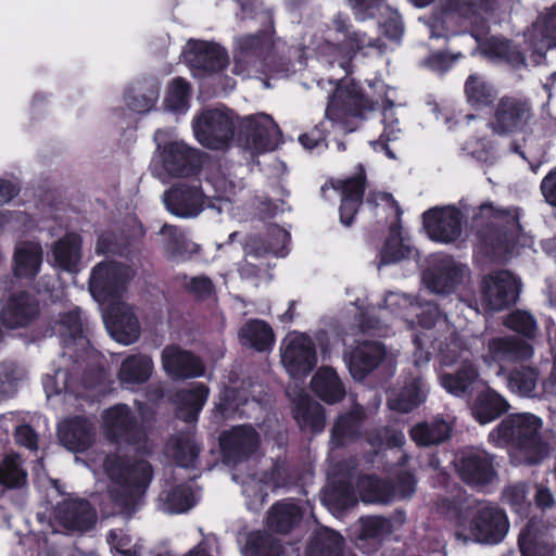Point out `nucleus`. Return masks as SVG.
Here are the masks:
<instances>
[{
  "label": "nucleus",
  "instance_id": "f257e3e1",
  "mask_svg": "<svg viewBox=\"0 0 556 556\" xmlns=\"http://www.w3.org/2000/svg\"><path fill=\"white\" fill-rule=\"evenodd\" d=\"M543 426V419L532 413L509 414L489 433V441L509 448L518 464L538 465L551 452L542 437Z\"/></svg>",
  "mask_w": 556,
  "mask_h": 556
},
{
  "label": "nucleus",
  "instance_id": "f03ea898",
  "mask_svg": "<svg viewBox=\"0 0 556 556\" xmlns=\"http://www.w3.org/2000/svg\"><path fill=\"white\" fill-rule=\"evenodd\" d=\"M102 467L110 479V498L122 509L134 510L152 480L150 464L144 459L132 460L118 454H110L102 459Z\"/></svg>",
  "mask_w": 556,
  "mask_h": 556
},
{
  "label": "nucleus",
  "instance_id": "7ed1b4c3",
  "mask_svg": "<svg viewBox=\"0 0 556 556\" xmlns=\"http://www.w3.org/2000/svg\"><path fill=\"white\" fill-rule=\"evenodd\" d=\"M451 518L454 519L458 536L479 543L496 544L509 529L507 517L500 508L473 500L468 501L459 513L453 507Z\"/></svg>",
  "mask_w": 556,
  "mask_h": 556
},
{
  "label": "nucleus",
  "instance_id": "20e7f679",
  "mask_svg": "<svg viewBox=\"0 0 556 556\" xmlns=\"http://www.w3.org/2000/svg\"><path fill=\"white\" fill-rule=\"evenodd\" d=\"M269 241L267 245L258 237L251 236L244 242V260L239 266L242 278H254L261 275L266 276L268 270L262 262L268 254L285 256L286 245L289 242V233L278 227L269 229Z\"/></svg>",
  "mask_w": 556,
  "mask_h": 556
},
{
  "label": "nucleus",
  "instance_id": "39448f33",
  "mask_svg": "<svg viewBox=\"0 0 556 556\" xmlns=\"http://www.w3.org/2000/svg\"><path fill=\"white\" fill-rule=\"evenodd\" d=\"M102 418L108 439L118 444L132 445L143 454L150 453L151 444L147 439V433L136 424L127 405L118 404L104 410Z\"/></svg>",
  "mask_w": 556,
  "mask_h": 556
},
{
  "label": "nucleus",
  "instance_id": "423d86ee",
  "mask_svg": "<svg viewBox=\"0 0 556 556\" xmlns=\"http://www.w3.org/2000/svg\"><path fill=\"white\" fill-rule=\"evenodd\" d=\"M431 319H421L420 327L426 330L425 339H433V346L442 365L451 366L463 357L465 350L447 318L441 315L435 305L428 308Z\"/></svg>",
  "mask_w": 556,
  "mask_h": 556
},
{
  "label": "nucleus",
  "instance_id": "0eeeda50",
  "mask_svg": "<svg viewBox=\"0 0 556 556\" xmlns=\"http://www.w3.org/2000/svg\"><path fill=\"white\" fill-rule=\"evenodd\" d=\"M198 141L210 149H223L233 137L235 116L226 109H212L201 113L193 123Z\"/></svg>",
  "mask_w": 556,
  "mask_h": 556
},
{
  "label": "nucleus",
  "instance_id": "6e6552de",
  "mask_svg": "<svg viewBox=\"0 0 556 556\" xmlns=\"http://www.w3.org/2000/svg\"><path fill=\"white\" fill-rule=\"evenodd\" d=\"M281 132L271 116L260 113L242 119L239 141L252 154L271 151L280 143Z\"/></svg>",
  "mask_w": 556,
  "mask_h": 556
},
{
  "label": "nucleus",
  "instance_id": "1a4fd4ad",
  "mask_svg": "<svg viewBox=\"0 0 556 556\" xmlns=\"http://www.w3.org/2000/svg\"><path fill=\"white\" fill-rule=\"evenodd\" d=\"M131 277L132 270L127 266L113 262L99 263L91 271L90 293L101 305L118 301L121 290Z\"/></svg>",
  "mask_w": 556,
  "mask_h": 556
},
{
  "label": "nucleus",
  "instance_id": "9d476101",
  "mask_svg": "<svg viewBox=\"0 0 556 556\" xmlns=\"http://www.w3.org/2000/svg\"><path fill=\"white\" fill-rule=\"evenodd\" d=\"M519 292L520 281L510 271L490 273L481 281V305L488 311H503L516 303Z\"/></svg>",
  "mask_w": 556,
  "mask_h": 556
},
{
  "label": "nucleus",
  "instance_id": "9b49d317",
  "mask_svg": "<svg viewBox=\"0 0 556 556\" xmlns=\"http://www.w3.org/2000/svg\"><path fill=\"white\" fill-rule=\"evenodd\" d=\"M164 138L163 130H157L154 135L159 151L154 156L153 166H160L172 176H185L191 173L200 162L198 152L179 140L163 144Z\"/></svg>",
  "mask_w": 556,
  "mask_h": 556
},
{
  "label": "nucleus",
  "instance_id": "f8f14e48",
  "mask_svg": "<svg viewBox=\"0 0 556 556\" xmlns=\"http://www.w3.org/2000/svg\"><path fill=\"white\" fill-rule=\"evenodd\" d=\"M349 18L338 14L333 27L327 30L325 42L316 47L317 51L327 58H336L340 53L350 55L365 48L374 47V40L358 30H349Z\"/></svg>",
  "mask_w": 556,
  "mask_h": 556
},
{
  "label": "nucleus",
  "instance_id": "ddd939ff",
  "mask_svg": "<svg viewBox=\"0 0 556 556\" xmlns=\"http://www.w3.org/2000/svg\"><path fill=\"white\" fill-rule=\"evenodd\" d=\"M281 363L293 378L306 376L316 366L317 356L312 339L302 332H290L281 342Z\"/></svg>",
  "mask_w": 556,
  "mask_h": 556
},
{
  "label": "nucleus",
  "instance_id": "4468645a",
  "mask_svg": "<svg viewBox=\"0 0 556 556\" xmlns=\"http://www.w3.org/2000/svg\"><path fill=\"white\" fill-rule=\"evenodd\" d=\"M364 99L358 87L352 83H341L326 109V117L346 132L354 130L349 126L350 118L363 114Z\"/></svg>",
  "mask_w": 556,
  "mask_h": 556
},
{
  "label": "nucleus",
  "instance_id": "2eb2a0df",
  "mask_svg": "<svg viewBox=\"0 0 556 556\" xmlns=\"http://www.w3.org/2000/svg\"><path fill=\"white\" fill-rule=\"evenodd\" d=\"M507 388L520 397L541 400L555 393L556 376L542 380L536 367L519 365L509 372Z\"/></svg>",
  "mask_w": 556,
  "mask_h": 556
},
{
  "label": "nucleus",
  "instance_id": "dca6fc26",
  "mask_svg": "<svg viewBox=\"0 0 556 556\" xmlns=\"http://www.w3.org/2000/svg\"><path fill=\"white\" fill-rule=\"evenodd\" d=\"M531 118V105L528 101L515 97H503L496 104L490 127L501 135L520 131Z\"/></svg>",
  "mask_w": 556,
  "mask_h": 556
},
{
  "label": "nucleus",
  "instance_id": "f3484780",
  "mask_svg": "<svg viewBox=\"0 0 556 556\" xmlns=\"http://www.w3.org/2000/svg\"><path fill=\"white\" fill-rule=\"evenodd\" d=\"M422 218L427 235L434 241L450 243L462 235V213L455 206L430 208Z\"/></svg>",
  "mask_w": 556,
  "mask_h": 556
},
{
  "label": "nucleus",
  "instance_id": "a211bd4d",
  "mask_svg": "<svg viewBox=\"0 0 556 556\" xmlns=\"http://www.w3.org/2000/svg\"><path fill=\"white\" fill-rule=\"evenodd\" d=\"M103 321L110 336L118 343L129 345L139 338L138 320L125 302L109 303L103 312Z\"/></svg>",
  "mask_w": 556,
  "mask_h": 556
},
{
  "label": "nucleus",
  "instance_id": "6ab92c4d",
  "mask_svg": "<svg viewBox=\"0 0 556 556\" xmlns=\"http://www.w3.org/2000/svg\"><path fill=\"white\" fill-rule=\"evenodd\" d=\"M459 477L472 486H484L496 479L493 457L481 450L465 452L456 464Z\"/></svg>",
  "mask_w": 556,
  "mask_h": 556
},
{
  "label": "nucleus",
  "instance_id": "aec40b11",
  "mask_svg": "<svg viewBox=\"0 0 556 556\" xmlns=\"http://www.w3.org/2000/svg\"><path fill=\"white\" fill-rule=\"evenodd\" d=\"M466 268L448 256L439 257L432 268L425 271L422 281L433 293L452 292L462 281Z\"/></svg>",
  "mask_w": 556,
  "mask_h": 556
},
{
  "label": "nucleus",
  "instance_id": "412c9836",
  "mask_svg": "<svg viewBox=\"0 0 556 556\" xmlns=\"http://www.w3.org/2000/svg\"><path fill=\"white\" fill-rule=\"evenodd\" d=\"M54 531L62 527L66 531H87L96 522V513L89 503L83 500L68 498L55 508Z\"/></svg>",
  "mask_w": 556,
  "mask_h": 556
},
{
  "label": "nucleus",
  "instance_id": "4be33fe9",
  "mask_svg": "<svg viewBox=\"0 0 556 556\" xmlns=\"http://www.w3.org/2000/svg\"><path fill=\"white\" fill-rule=\"evenodd\" d=\"M258 434L250 426H238L223 433L220 447L229 463L248 459L258 446Z\"/></svg>",
  "mask_w": 556,
  "mask_h": 556
},
{
  "label": "nucleus",
  "instance_id": "5701e85b",
  "mask_svg": "<svg viewBox=\"0 0 556 556\" xmlns=\"http://www.w3.org/2000/svg\"><path fill=\"white\" fill-rule=\"evenodd\" d=\"M40 312L39 302L26 292H20L9 298L1 309L0 320L10 329L28 326Z\"/></svg>",
  "mask_w": 556,
  "mask_h": 556
},
{
  "label": "nucleus",
  "instance_id": "b1692460",
  "mask_svg": "<svg viewBox=\"0 0 556 556\" xmlns=\"http://www.w3.org/2000/svg\"><path fill=\"white\" fill-rule=\"evenodd\" d=\"M186 60L191 68L204 73H214L228 63V56L220 46L199 40L187 43Z\"/></svg>",
  "mask_w": 556,
  "mask_h": 556
},
{
  "label": "nucleus",
  "instance_id": "393cba45",
  "mask_svg": "<svg viewBox=\"0 0 556 556\" xmlns=\"http://www.w3.org/2000/svg\"><path fill=\"white\" fill-rule=\"evenodd\" d=\"M162 366L173 379H187L204 375L201 361L188 351L177 346H166L162 352Z\"/></svg>",
  "mask_w": 556,
  "mask_h": 556
},
{
  "label": "nucleus",
  "instance_id": "a878e982",
  "mask_svg": "<svg viewBox=\"0 0 556 556\" xmlns=\"http://www.w3.org/2000/svg\"><path fill=\"white\" fill-rule=\"evenodd\" d=\"M167 210L179 217L197 216L203 208V193L197 187H173L164 197Z\"/></svg>",
  "mask_w": 556,
  "mask_h": 556
},
{
  "label": "nucleus",
  "instance_id": "bb28decb",
  "mask_svg": "<svg viewBox=\"0 0 556 556\" xmlns=\"http://www.w3.org/2000/svg\"><path fill=\"white\" fill-rule=\"evenodd\" d=\"M532 348L510 338H493L488 343V350L482 358L489 366L506 361L528 359L532 356Z\"/></svg>",
  "mask_w": 556,
  "mask_h": 556
},
{
  "label": "nucleus",
  "instance_id": "cd10ccee",
  "mask_svg": "<svg viewBox=\"0 0 556 556\" xmlns=\"http://www.w3.org/2000/svg\"><path fill=\"white\" fill-rule=\"evenodd\" d=\"M386 356L384 348L377 342H363L356 346L349 359V369L355 380H362L372 371Z\"/></svg>",
  "mask_w": 556,
  "mask_h": 556
},
{
  "label": "nucleus",
  "instance_id": "c85d7f7f",
  "mask_svg": "<svg viewBox=\"0 0 556 556\" xmlns=\"http://www.w3.org/2000/svg\"><path fill=\"white\" fill-rule=\"evenodd\" d=\"M383 305L391 314L402 317L410 326L414 324L413 317L415 316L418 317L419 326L421 319H431V315L428 312L429 305H432L431 303L424 305L402 292H387L383 298Z\"/></svg>",
  "mask_w": 556,
  "mask_h": 556
},
{
  "label": "nucleus",
  "instance_id": "c756f323",
  "mask_svg": "<svg viewBox=\"0 0 556 556\" xmlns=\"http://www.w3.org/2000/svg\"><path fill=\"white\" fill-rule=\"evenodd\" d=\"M60 442L70 451L87 450L93 438V429L87 419L77 417L64 420L58 429Z\"/></svg>",
  "mask_w": 556,
  "mask_h": 556
},
{
  "label": "nucleus",
  "instance_id": "7c9ffc66",
  "mask_svg": "<svg viewBox=\"0 0 556 556\" xmlns=\"http://www.w3.org/2000/svg\"><path fill=\"white\" fill-rule=\"evenodd\" d=\"M509 407L506 399L496 391L486 388L478 393L472 402L471 414L479 424L486 425L507 412Z\"/></svg>",
  "mask_w": 556,
  "mask_h": 556
},
{
  "label": "nucleus",
  "instance_id": "2f4dec72",
  "mask_svg": "<svg viewBox=\"0 0 556 556\" xmlns=\"http://www.w3.org/2000/svg\"><path fill=\"white\" fill-rule=\"evenodd\" d=\"M43 251L41 244L35 241L18 242L14 250L13 269L16 277H35L42 264Z\"/></svg>",
  "mask_w": 556,
  "mask_h": 556
},
{
  "label": "nucleus",
  "instance_id": "473e14b6",
  "mask_svg": "<svg viewBox=\"0 0 556 556\" xmlns=\"http://www.w3.org/2000/svg\"><path fill=\"white\" fill-rule=\"evenodd\" d=\"M81 238L77 233H67L58 240L51 249L53 266L66 270L75 271L81 260Z\"/></svg>",
  "mask_w": 556,
  "mask_h": 556
},
{
  "label": "nucleus",
  "instance_id": "72a5a7b5",
  "mask_svg": "<svg viewBox=\"0 0 556 556\" xmlns=\"http://www.w3.org/2000/svg\"><path fill=\"white\" fill-rule=\"evenodd\" d=\"M334 188L339 189L342 195L340 220L343 225L350 226L362 203L365 190L364 176L358 174L353 178L338 182Z\"/></svg>",
  "mask_w": 556,
  "mask_h": 556
},
{
  "label": "nucleus",
  "instance_id": "f704fd0d",
  "mask_svg": "<svg viewBox=\"0 0 556 556\" xmlns=\"http://www.w3.org/2000/svg\"><path fill=\"white\" fill-rule=\"evenodd\" d=\"M428 391L429 389L422 378L414 377L399 392L389 397V407L397 412L408 413L426 401Z\"/></svg>",
  "mask_w": 556,
  "mask_h": 556
},
{
  "label": "nucleus",
  "instance_id": "c9c22d12",
  "mask_svg": "<svg viewBox=\"0 0 556 556\" xmlns=\"http://www.w3.org/2000/svg\"><path fill=\"white\" fill-rule=\"evenodd\" d=\"M527 37L530 45L539 53L556 47V5L534 22Z\"/></svg>",
  "mask_w": 556,
  "mask_h": 556
},
{
  "label": "nucleus",
  "instance_id": "e433bc0d",
  "mask_svg": "<svg viewBox=\"0 0 556 556\" xmlns=\"http://www.w3.org/2000/svg\"><path fill=\"white\" fill-rule=\"evenodd\" d=\"M294 418L302 429L314 432L321 431L325 426V414L323 407L306 394H299L293 399Z\"/></svg>",
  "mask_w": 556,
  "mask_h": 556
},
{
  "label": "nucleus",
  "instance_id": "4c0bfd02",
  "mask_svg": "<svg viewBox=\"0 0 556 556\" xmlns=\"http://www.w3.org/2000/svg\"><path fill=\"white\" fill-rule=\"evenodd\" d=\"M312 388L323 401L330 404L341 401L345 394L337 372L329 367H323L315 374Z\"/></svg>",
  "mask_w": 556,
  "mask_h": 556
},
{
  "label": "nucleus",
  "instance_id": "58836bf2",
  "mask_svg": "<svg viewBox=\"0 0 556 556\" xmlns=\"http://www.w3.org/2000/svg\"><path fill=\"white\" fill-rule=\"evenodd\" d=\"M153 371V361L148 355H130L121 366L118 379L122 384L132 386L148 381Z\"/></svg>",
  "mask_w": 556,
  "mask_h": 556
},
{
  "label": "nucleus",
  "instance_id": "ea45409f",
  "mask_svg": "<svg viewBox=\"0 0 556 556\" xmlns=\"http://www.w3.org/2000/svg\"><path fill=\"white\" fill-rule=\"evenodd\" d=\"M451 425L442 418H434L430 422H419L414 426L409 433L413 441L419 446L440 444L451 433Z\"/></svg>",
  "mask_w": 556,
  "mask_h": 556
},
{
  "label": "nucleus",
  "instance_id": "a19ab883",
  "mask_svg": "<svg viewBox=\"0 0 556 556\" xmlns=\"http://www.w3.org/2000/svg\"><path fill=\"white\" fill-rule=\"evenodd\" d=\"M208 397V388L203 383H195L190 390L177 394L178 414L186 421L192 422L203 408Z\"/></svg>",
  "mask_w": 556,
  "mask_h": 556
},
{
  "label": "nucleus",
  "instance_id": "79ce46f5",
  "mask_svg": "<svg viewBox=\"0 0 556 556\" xmlns=\"http://www.w3.org/2000/svg\"><path fill=\"white\" fill-rule=\"evenodd\" d=\"M242 344L249 345L256 351L269 350L275 341L270 326L258 319L248 321L239 332Z\"/></svg>",
  "mask_w": 556,
  "mask_h": 556
},
{
  "label": "nucleus",
  "instance_id": "37998d69",
  "mask_svg": "<svg viewBox=\"0 0 556 556\" xmlns=\"http://www.w3.org/2000/svg\"><path fill=\"white\" fill-rule=\"evenodd\" d=\"M478 379L476 367L465 362L456 374H442L439 376L440 386L454 396H463Z\"/></svg>",
  "mask_w": 556,
  "mask_h": 556
},
{
  "label": "nucleus",
  "instance_id": "c03bdc74",
  "mask_svg": "<svg viewBox=\"0 0 556 556\" xmlns=\"http://www.w3.org/2000/svg\"><path fill=\"white\" fill-rule=\"evenodd\" d=\"M343 538L336 531L323 529L311 540L306 556H341Z\"/></svg>",
  "mask_w": 556,
  "mask_h": 556
},
{
  "label": "nucleus",
  "instance_id": "a18cd8bd",
  "mask_svg": "<svg viewBox=\"0 0 556 556\" xmlns=\"http://www.w3.org/2000/svg\"><path fill=\"white\" fill-rule=\"evenodd\" d=\"M465 94L471 106L482 109L489 106L494 101L496 91L481 76L472 74L465 83Z\"/></svg>",
  "mask_w": 556,
  "mask_h": 556
},
{
  "label": "nucleus",
  "instance_id": "49530a36",
  "mask_svg": "<svg viewBox=\"0 0 556 556\" xmlns=\"http://www.w3.org/2000/svg\"><path fill=\"white\" fill-rule=\"evenodd\" d=\"M301 519L299 507L291 502H282L274 505L268 514L267 522L269 528L288 532Z\"/></svg>",
  "mask_w": 556,
  "mask_h": 556
},
{
  "label": "nucleus",
  "instance_id": "de8ad7c7",
  "mask_svg": "<svg viewBox=\"0 0 556 556\" xmlns=\"http://www.w3.org/2000/svg\"><path fill=\"white\" fill-rule=\"evenodd\" d=\"M27 482V472L21 457L16 454L5 455L0 460V484L8 488H22Z\"/></svg>",
  "mask_w": 556,
  "mask_h": 556
},
{
  "label": "nucleus",
  "instance_id": "09e8293b",
  "mask_svg": "<svg viewBox=\"0 0 556 556\" xmlns=\"http://www.w3.org/2000/svg\"><path fill=\"white\" fill-rule=\"evenodd\" d=\"M519 547L523 556H548L549 547L539 531V523L531 521L519 534Z\"/></svg>",
  "mask_w": 556,
  "mask_h": 556
},
{
  "label": "nucleus",
  "instance_id": "8fccbe9b",
  "mask_svg": "<svg viewBox=\"0 0 556 556\" xmlns=\"http://www.w3.org/2000/svg\"><path fill=\"white\" fill-rule=\"evenodd\" d=\"M167 453L179 466L190 467L197 459L198 447L189 434H182L168 442Z\"/></svg>",
  "mask_w": 556,
  "mask_h": 556
},
{
  "label": "nucleus",
  "instance_id": "3c124183",
  "mask_svg": "<svg viewBox=\"0 0 556 556\" xmlns=\"http://www.w3.org/2000/svg\"><path fill=\"white\" fill-rule=\"evenodd\" d=\"M245 549L252 556H280L282 553L281 545L270 534L261 531L249 535Z\"/></svg>",
  "mask_w": 556,
  "mask_h": 556
},
{
  "label": "nucleus",
  "instance_id": "603ef678",
  "mask_svg": "<svg viewBox=\"0 0 556 556\" xmlns=\"http://www.w3.org/2000/svg\"><path fill=\"white\" fill-rule=\"evenodd\" d=\"M26 378L25 370L14 363L0 365V401L16 393L18 383Z\"/></svg>",
  "mask_w": 556,
  "mask_h": 556
},
{
  "label": "nucleus",
  "instance_id": "864d4df0",
  "mask_svg": "<svg viewBox=\"0 0 556 556\" xmlns=\"http://www.w3.org/2000/svg\"><path fill=\"white\" fill-rule=\"evenodd\" d=\"M164 103L168 111L177 113L185 112L189 103L188 83L182 78L173 79L168 85Z\"/></svg>",
  "mask_w": 556,
  "mask_h": 556
},
{
  "label": "nucleus",
  "instance_id": "5fc2aeb1",
  "mask_svg": "<svg viewBox=\"0 0 556 556\" xmlns=\"http://www.w3.org/2000/svg\"><path fill=\"white\" fill-rule=\"evenodd\" d=\"M357 488L364 503H384L390 500V493L386 484L372 477L359 478Z\"/></svg>",
  "mask_w": 556,
  "mask_h": 556
},
{
  "label": "nucleus",
  "instance_id": "6e6d98bb",
  "mask_svg": "<svg viewBox=\"0 0 556 556\" xmlns=\"http://www.w3.org/2000/svg\"><path fill=\"white\" fill-rule=\"evenodd\" d=\"M476 226H482L485 222L497 225L500 222L510 223L514 228H518V215L505 210H496L491 203L480 205L478 213L473 217Z\"/></svg>",
  "mask_w": 556,
  "mask_h": 556
},
{
  "label": "nucleus",
  "instance_id": "4d7b16f0",
  "mask_svg": "<svg viewBox=\"0 0 556 556\" xmlns=\"http://www.w3.org/2000/svg\"><path fill=\"white\" fill-rule=\"evenodd\" d=\"M382 123L384 124L383 134L379 141L372 142L374 149H383L389 157L393 159L394 155L391 150L386 146L383 140H395L401 129L399 127V119L392 106H388L382 112Z\"/></svg>",
  "mask_w": 556,
  "mask_h": 556
},
{
  "label": "nucleus",
  "instance_id": "13d9d810",
  "mask_svg": "<svg viewBox=\"0 0 556 556\" xmlns=\"http://www.w3.org/2000/svg\"><path fill=\"white\" fill-rule=\"evenodd\" d=\"M208 184L215 191V198L220 201L229 202L243 185L241 181H235L222 173H214L208 178Z\"/></svg>",
  "mask_w": 556,
  "mask_h": 556
},
{
  "label": "nucleus",
  "instance_id": "bf43d9fd",
  "mask_svg": "<svg viewBox=\"0 0 556 556\" xmlns=\"http://www.w3.org/2000/svg\"><path fill=\"white\" fill-rule=\"evenodd\" d=\"M166 509L169 513H185L194 505V495L187 485H179L166 495Z\"/></svg>",
  "mask_w": 556,
  "mask_h": 556
},
{
  "label": "nucleus",
  "instance_id": "052dcab7",
  "mask_svg": "<svg viewBox=\"0 0 556 556\" xmlns=\"http://www.w3.org/2000/svg\"><path fill=\"white\" fill-rule=\"evenodd\" d=\"M412 250L404 244L397 233H391L380 252V263L387 265L408 257Z\"/></svg>",
  "mask_w": 556,
  "mask_h": 556
},
{
  "label": "nucleus",
  "instance_id": "680f3d73",
  "mask_svg": "<svg viewBox=\"0 0 556 556\" xmlns=\"http://www.w3.org/2000/svg\"><path fill=\"white\" fill-rule=\"evenodd\" d=\"M505 325L511 330L527 337L533 336L536 330L534 317L525 311H517L509 314L505 319Z\"/></svg>",
  "mask_w": 556,
  "mask_h": 556
},
{
  "label": "nucleus",
  "instance_id": "e2e57ef3",
  "mask_svg": "<svg viewBox=\"0 0 556 556\" xmlns=\"http://www.w3.org/2000/svg\"><path fill=\"white\" fill-rule=\"evenodd\" d=\"M108 542L112 548L122 556H138L140 546L131 543V538L123 530H112L108 534Z\"/></svg>",
  "mask_w": 556,
  "mask_h": 556
},
{
  "label": "nucleus",
  "instance_id": "0e129e2a",
  "mask_svg": "<svg viewBox=\"0 0 556 556\" xmlns=\"http://www.w3.org/2000/svg\"><path fill=\"white\" fill-rule=\"evenodd\" d=\"M83 331L79 309H74L61 316L55 325V332L64 338H75Z\"/></svg>",
  "mask_w": 556,
  "mask_h": 556
},
{
  "label": "nucleus",
  "instance_id": "69168bd1",
  "mask_svg": "<svg viewBox=\"0 0 556 556\" xmlns=\"http://www.w3.org/2000/svg\"><path fill=\"white\" fill-rule=\"evenodd\" d=\"M390 530L388 520L381 517H366L361 519V539H378Z\"/></svg>",
  "mask_w": 556,
  "mask_h": 556
},
{
  "label": "nucleus",
  "instance_id": "338daca9",
  "mask_svg": "<svg viewBox=\"0 0 556 556\" xmlns=\"http://www.w3.org/2000/svg\"><path fill=\"white\" fill-rule=\"evenodd\" d=\"M362 418V412L357 410L349 416H341L332 429V442L342 444L344 439L352 434L354 424Z\"/></svg>",
  "mask_w": 556,
  "mask_h": 556
},
{
  "label": "nucleus",
  "instance_id": "774afa93",
  "mask_svg": "<svg viewBox=\"0 0 556 556\" xmlns=\"http://www.w3.org/2000/svg\"><path fill=\"white\" fill-rule=\"evenodd\" d=\"M68 375L65 370H56L54 376L46 375L43 378V389L47 397L59 395L70 389Z\"/></svg>",
  "mask_w": 556,
  "mask_h": 556
}]
</instances>
